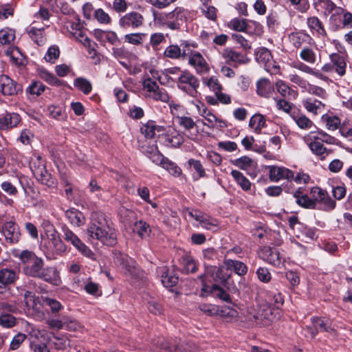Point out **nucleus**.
<instances>
[{
	"instance_id": "c85d7f7f",
	"label": "nucleus",
	"mask_w": 352,
	"mask_h": 352,
	"mask_svg": "<svg viewBox=\"0 0 352 352\" xmlns=\"http://www.w3.org/2000/svg\"><path fill=\"white\" fill-rule=\"evenodd\" d=\"M17 274L14 270L3 268L0 270V283L3 285H10L16 280Z\"/></svg>"
},
{
	"instance_id": "f257e3e1",
	"label": "nucleus",
	"mask_w": 352,
	"mask_h": 352,
	"mask_svg": "<svg viewBox=\"0 0 352 352\" xmlns=\"http://www.w3.org/2000/svg\"><path fill=\"white\" fill-rule=\"evenodd\" d=\"M87 233L90 238L98 240L105 245L113 246L117 243L115 229L109 226L106 215L102 212L91 213Z\"/></svg>"
},
{
	"instance_id": "2eb2a0df",
	"label": "nucleus",
	"mask_w": 352,
	"mask_h": 352,
	"mask_svg": "<svg viewBox=\"0 0 352 352\" xmlns=\"http://www.w3.org/2000/svg\"><path fill=\"white\" fill-rule=\"evenodd\" d=\"M49 324L52 328L68 330H78L82 327L78 321L68 316H63L60 320L52 319L49 322Z\"/></svg>"
},
{
	"instance_id": "9b49d317",
	"label": "nucleus",
	"mask_w": 352,
	"mask_h": 352,
	"mask_svg": "<svg viewBox=\"0 0 352 352\" xmlns=\"http://www.w3.org/2000/svg\"><path fill=\"white\" fill-rule=\"evenodd\" d=\"M0 91L5 96H13L22 91V86L8 76L2 74L0 75Z\"/></svg>"
},
{
	"instance_id": "09e8293b",
	"label": "nucleus",
	"mask_w": 352,
	"mask_h": 352,
	"mask_svg": "<svg viewBox=\"0 0 352 352\" xmlns=\"http://www.w3.org/2000/svg\"><path fill=\"white\" fill-rule=\"evenodd\" d=\"M155 121L148 120L146 123L142 124L140 128L141 133L146 138H153L155 135Z\"/></svg>"
},
{
	"instance_id": "412c9836",
	"label": "nucleus",
	"mask_w": 352,
	"mask_h": 352,
	"mask_svg": "<svg viewBox=\"0 0 352 352\" xmlns=\"http://www.w3.org/2000/svg\"><path fill=\"white\" fill-rule=\"evenodd\" d=\"M47 238L49 239V246L53 253L57 255H62L66 252L67 247L57 233L55 234H48Z\"/></svg>"
},
{
	"instance_id": "052dcab7",
	"label": "nucleus",
	"mask_w": 352,
	"mask_h": 352,
	"mask_svg": "<svg viewBox=\"0 0 352 352\" xmlns=\"http://www.w3.org/2000/svg\"><path fill=\"white\" fill-rule=\"evenodd\" d=\"M94 17L100 23L102 24H109L111 21L109 14L102 8H98L94 11Z\"/></svg>"
},
{
	"instance_id": "bb28decb",
	"label": "nucleus",
	"mask_w": 352,
	"mask_h": 352,
	"mask_svg": "<svg viewBox=\"0 0 352 352\" xmlns=\"http://www.w3.org/2000/svg\"><path fill=\"white\" fill-rule=\"evenodd\" d=\"M307 138L305 137L304 140L307 143L309 148L315 155L319 156L321 160H324L331 153V151L328 150L321 142L318 141H310V142H308Z\"/></svg>"
},
{
	"instance_id": "39448f33",
	"label": "nucleus",
	"mask_w": 352,
	"mask_h": 352,
	"mask_svg": "<svg viewBox=\"0 0 352 352\" xmlns=\"http://www.w3.org/2000/svg\"><path fill=\"white\" fill-rule=\"evenodd\" d=\"M179 89L185 91L192 97H196L198 93L197 89L199 86L198 78L188 70L181 72L178 78Z\"/></svg>"
},
{
	"instance_id": "2f4dec72",
	"label": "nucleus",
	"mask_w": 352,
	"mask_h": 352,
	"mask_svg": "<svg viewBox=\"0 0 352 352\" xmlns=\"http://www.w3.org/2000/svg\"><path fill=\"white\" fill-rule=\"evenodd\" d=\"M231 175L234 179L237 184H239L243 190L248 191L250 190L251 182L243 175L242 173L236 170H232Z\"/></svg>"
},
{
	"instance_id": "c756f323",
	"label": "nucleus",
	"mask_w": 352,
	"mask_h": 352,
	"mask_svg": "<svg viewBox=\"0 0 352 352\" xmlns=\"http://www.w3.org/2000/svg\"><path fill=\"white\" fill-rule=\"evenodd\" d=\"M302 104L306 110L310 113L317 115L322 107H324V104L320 100L308 98L302 101Z\"/></svg>"
},
{
	"instance_id": "e433bc0d",
	"label": "nucleus",
	"mask_w": 352,
	"mask_h": 352,
	"mask_svg": "<svg viewBox=\"0 0 352 352\" xmlns=\"http://www.w3.org/2000/svg\"><path fill=\"white\" fill-rule=\"evenodd\" d=\"M182 265L186 273H195L197 270V266L193 258L190 255H184L182 258Z\"/></svg>"
},
{
	"instance_id": "e2e57ef3",
	"label": "nucleus",
	"mask_w": 352,
	"mask_h": 352,
	"mask_svg": "<svg viewBox=\"0 0 352 352\" xmlns=\"http://www.w3.org/2000/svg\"><path fill=\"white\" fill-rule=\"evenodd\" d=\"M84 256H86L93 261L96 260L95 254L82 241L74 246Z\"/></svg>"
},
{
	"instance_id": "49530a36",
	"label": "nucleus",
	"mask_w": 352,
	"mask_h": 352,
	"mask_svg": "<svg viewBox=\"0 0 352 352\" xmlns=\"http://www.w3.org/2000/svg\"><path fill=\"white\" fill-rule=\"evenodd\" d=\"M272 58V56L270 51L265 47L260 48L256 52V60L258 63L266 64L269 63Z\"/></svg>"
},
{
	"instance_id": "bf43d9fd",
	"label": "nucleus",
	"mask_w": 352,
	"mask_h": 352,
	"mask_svg": "<svg viewBox=\"0 0 352 352\" xmlns=\"http://www.w3.org/2000/svg\"><path fill=\"white\" fill-rule=\"evenodd\" d=\"M16 318L9 314H1L0 325L3 328H11L16 324ZM19 321H17V323Z\"/></svg>"
},
{
	"instance_id": "338daca9",
	"label": "nucleus",
	"mask_w": 352,
	"mask_h": 352,
	"mask_svg": "<svg viewBox=\"0 0 352 352\" xmlns=\"http://www.w3.org/2000/svg\"><path fill=\"white\" fill-rule=\"evenodd\" d=\"M188 164L197 173L198 175L195 178L196 180L206 176L205 169L204 168L200 161L194 159H190L188 160Z\"/></svg>"
},
{
	"instance_id": "ea45409f",
	"label": "nucleus",
	"mask_w": 352,
	"mask_h": 352,
	"mask_svg": "<svg viewBox=\"0 0 352 352\" xmlns=\"http://www.w3.org/2000/svg\"><path fill=\"white\" fill-rule=\"evenodd\" d=\"M74 86L85 94H90L92 90L91 83L86 78L79 77L74 80Z\"/></svg>"
},
{
	"instance_id": "79ce46f5",
	"label": "nucleus",
	"mask_w": 352,
	"mask_h": 352,
	"mask_svg": "<svg viewBox=\"0 0 352 352\" xmlns=\"http://www.w3.org/2000/svg\"><path fill=\"white\" fill-rule=\"evenodd\" d=\"M61 230L63 237L67 242L71 243L74 246L79 243L80 239L66 225L61 227Z\"/></svg>"
},
{
	"instance_id": "864d4df0",
	"label": "nucleus",
	"mask_w": 352,
	"mask_h": 352,
	"mask_svg": "<svg viewBox=\"0 0 352 352\" xmlns=\"http://www.w3.org/2000/svg\"><path fill=\"white\" fill-rule=\"evenodd\" d=\"M162 168L175 177H179L182 173V169L175 163L171 162L168 158L164 165H162Z\"/></svg>"
},
{
	"instance_id": "6ab92c4d",
	"label": "nucleus",
	"mask_w": 352,
	"mask_h": 352,
	"mask_svg": "<svg viewBox=\"0 0 352 352\" xmlns=\"http://www.w3.org/2000/svg\"><path fill=\"white\" fill-rule=\"evenodd\" d=\"M222 56L226 62L230 65L236 67L239 64L245 63V57L241 53L231 48H226L222 52Z\"/></svg>"
},
{
	"instance_id": "9d476101",
	"label": "nucleus",
	"mask_w": 352,
	"mask_h": 352,
	"mask_svg": "<svg viewBox=\"0 0 352 352\" xmlns=\"http://www.w3.org/2000/svg\"><path fill=\"white\" fill-rule=\"evenodd\" d=\"M162 352H197V345L191 342L182 343L163 342L161 344Z\"/></svg>"
},
{
	"instance_id": "603ef678",
	"label": "nucleus",
	"mask_w": 352,
	"mask_h": 352,
	"mask_svg": "<svg viewBox=\"0 0 352 352\" xmlns=\"http://www.w3.org/2000/svg\"><path fill=\"white\" fill-rule=\"evenodd\" d=\"M15 38L14 32L11 29L0 30V43L2 45L10 44Z\"/></svg>"
},
{
	"instance_id": "dca6fc26",
	"label": "nucleus",
	"mask_w": 352,
	"mask_h": 352,
	"mask_svg": "<svg viewBox=\"0 0 352 352\" xmlns=\"http://www.w3.org/2000/svg\"><path fill=\"white\" fill-rule=\"evenodd\" d=\"M269 177L272 182L283 179L291 182V179L294 178V172L285 167L272 166L270 167Z\"/></svg>"
},
{
	"instance_id": "1a4fd4ad",
	"label": "nucleus",
	"mask_w": 352,
	"mask_h": 352,
	"mask_svg": "<svg viewBox=\"0 0 352 352\" xmlns=\"http://www.w3.org/2000/svg\"><path fill=\"white\" fill-rule=\"evenodd\" d=\"M313 6L318 12L325 17L333 11H336V15L343 13V8L338 7L331 0H313Z\"/></svg>"
},
{
	"instance_id": "a19ab883",
	"label": "nucleus",
	"mask_w": 352,
	"mask_h": 352,
	"mask_svg": "<svg viewBox=\"0 0 352 352\" xmlns=\"http://www.w3.org/2000/svg\"><path fill=\"white\" fill-rule=\"evenodd\" d=\"M46 86L44 85L41 81L34 80L28 87L26 92L31 95H36L38 96L41 95L46 89Z\"/></svg>"
},
{
	"instance_id": "f03ea898",
	"label": "nucleus",
	"mask_w": 352,
	"mask_h": 352,
	"mask_svg": "<svg viewBox=\"0 0 352 352\" xmlns=\"http://www.w3.org/2000/svg\"><path fill=\"white\" fill-rule=\"evenodd\" d=\"M24 273L32 277L40 278L50 284L58 286L61 283L60 273L55 267H44L42 258H34V260L23 268Z\"/></svg>"
},
{
	"instance_id": "4c0bfd02",
	"label": "nucleus",
	"mask_w": 352,
	"mask_h": 352,
	"mask_svg": "<svg viewBox=\"0 0 352 352\" xmlns=\"http://www.w3.org/2000/svg\"><path fill=\"white\" fill-rule=\"evenodd\" d=\"M289 37L293 45L296 48L302 47L304 43L311 40V38L308 34L303 33H292Z\"/></svg>"
},
{
	"instance_id": "f704fd0d",
	"label": "nucleus",
	"mask_w": 352,
	"mask_h": 352,
	"mask_svg": "<svg viewBox=\"0 0 352 352\" xmlns=\"http://www.w3.org/2000/svg\"><path fill=\"white\" fill-rule=\"evenodd\" d=\"M38 75L40 78L45 80L50 85L60 86V81L53 74L49 72L46 69H41L38 71Z\"/></svg>"
},
{
	"instance_id": "c03bdc74",
	"label": "nucleus",
	"mask_w": 352,
	"mask_h": 352,
	"mask_svg": "<svg viewBox=\"0 0 352 352\" xmlns=\"http://www.w3.org/2000/svg\"><path fill=\"white\" fill-rule=\"evenodd\" d=\"M292 118L298 126L302 129H309L313 125V122L303 114L293 116Z\"/></svg>"
},
{
	"instance_id": "13d9d810",
	"label": "nucleus",
	"mask_w": 352,
	"mask_h": 352,
	"mask_svg": "<svg viewBox=\"0 0 352 352\" xmlns=\"http://www.w3.org/2000/svg\"><path fill=\"white\" fill-rule=\"evenodd\" d=\"M36 180L48 187H54L56 184V179L47 170L45 173H42L40 177H38Z\"/></svg>"
},
{
	"instance_id": "393cba45",
	"label": "nucleus",
	"mask_w": 352,
	"mask_h": 352,
	"mask_svg": "<svg viewBox=\"0 0 352 352\" xmlns=\"http://www.w3.org/2000/svg\"><path fill=\"white\" fill-rule=\"evenodd\" d=\"M330 60L333 65V69L338 75L342 76L346 73V63L344 56L334 53L330 55Z\"/></svg>"
},
{
	"instance_id": "7ed1b4c3",
	"label": "nucleus",
	"mask_w": 352,
	"mask_h": 352,
	"mask_svg": "<svg viewBox=\"0 0 352 352\" xmlns=\"http://www.w3.org/2000/svg\"><path fill=\"white\" fill-rule=\"evenodd\" d=\"M310 193L311 197L307 194L301 196L296 199V204L305 208L315 209L317 204L322 206L319 208L324 210H330L335 208L336 201L333 200L327 194V192L319 187H313Z\"/></svg>"
},
{
	"instance_id": "37998d69",
	"label": "nucleus",
	"mask_w": 352,
	"mask_h": 352,
	"mask_svg": "<svg viewBox=\"0 0 352 352\" xmlns=\"http://www.w3.org/2000/svg\"><path fill=\"white\" fill-rule=\"evenodd\" d=\"M30 168L36 179L46 170L45 166L40 157L30 162Z\"/></svg>"
},
{
	"instance_id": "72a5a7b5",
	"label": "nucleus",
	"mask_w": 352,
	"mask_h": 352,
	"mask_svg": "<svg viewBox=\"0 0 352 352\" xmlns=\"http://www.w3.org/2000/svg\"><path fill=\"white\" fill-rule=\"evenodd\" d=\"M248 25L247 19L234 18L228 23V28L236 32H243L246 33Z\"/></svg>"
},
{
	"instance_id": "774afa93",
	"label": "nucleus",
	"mask_w": 352,
	"mask_h": 352,
	"mask_svg": "<svg viewBox=\"0 0 352 352\" xmlns=\"http://www.w3.org/2000/svg\"><path fill=\"white\" fill-rule=\"evenodd\" d=\"M144 36L145 34L144 33L128 34L124 36V40L133 45H140L142 43Z\"/></svg>"
},
{
	"instance_id": "6e6d98bb",
	"label": "nucleus",
	"mask_w": 352,
	"mask_h": 352,
	"mask_svg": "<svg viewBox=\"0 0 352 352\" xmlns=\"http://www.w3.org/2000/svg\"><path fill=\"white\" fill-rule=\"evenodd\" d=\"M151 97L155 101H161L163 102H169L170 96L167 91L163 88H158L151 95Z\"/></svg>"
},
{
	"instance_id": "0e129e2a",
	"label": "nucleus",
	"mask_w": 352,
	"mask_h": 352,
	"mask_svg": "<svg viewBox=\"0 0 352 352\" xmlns=\"http://www.w3.org/2000/svg\"><path fill=\"white\" fill-rule=\"evenodd\" d=\"M204 82L206 83L214 94L219 92L222 89L221 85L215 76H212L209 79L204 78Z\"/></svg>"
},
{
	"instance_id": "423d86ee",
	"label": "nucleus",
	"mask_w": 352,
	"mask_h": 352,
	"mask_svg": "<svg viewBox=\"0 0 352 352\" xmlns=\"http://www.w3.org/2000/svg\"><path fill=\"white\" fill-rule=\"evenodd\" d=\"M35 337H45L42 333L45 332V336L47 339V344L54 346L57 350H63L70 345V340L67 336L60 333L59 331H34Z\"/></svg>"
},
{
	"instance_id": "a18cd8bd",
	"label": "nucleus",
	"mask_w": 352,
	"mask_h": 352,
	"mask_svg": "<svg viewBox=\"0 0 352 352\" xmlns=\"http://www.w3.org/2000/svg\"><path fill=\"white\" fill-rule=\"evenodd\" d=\"M300 58L309 63L314 64L316 60V55L314 51L308 47H304L300 52Z\"/></svg>"
},
{
	"instance_id": "3c124183",
	"label": "nucleus",
	"mask_w": 352,
	"mask_h": 352,
	"mask_svg": "<svg viewBox=\"0 0 352 352\" xmlns=\"http://www.w3.org/2000/svg\"><path fill=\"white\" fill-rule=\"evenodd\" d=\"M178 124L185 131H190L195 127H196V123L193 119L188 116H181L178 117Z\"/></svg>"
},
{
	"instance_id": "a211bd4d",
	"label": "nucleus",
	"mask_w": 352,
	"mask_h": 352,
	"mask_svg": "<svg viewBox=\"0 0 352 352\" xmlns=\"http://www.w3.org/2000/svg\"><path fill=\"white\" fill-rule=\"evenodd\" d=\"M21 122V117L16 113H8L0 116V130L8 131L16 127Z\"/></svg>"
},
{
	"instance_id": "b1692460",
	"label": "nucleus",
	"mask_w": 352,
	"mask_h": 352,
	"mask_svg": "<svg viewBox=\"0 0 352 352\" xmlns=\"http://www.w3.org/2000/svg\"><path fill=\"white\" fill-rule=\"evenodd\" d=\"M275 86L277 91L287 100H295L298 96V92L292 89L282 80L276 81Z\"/></svg>"
},
{
	"instance_id": "cd10ccee",
	"label": "nucleus",
	"mask_w": 352,
	"mask_h": 352,
	"mask_svg": "<svg viewBox=\"0 0 352 352\" xmlns=\"http://www.w3.org/2000/svg\"><path fill=\"white\" fill-rule=\"evenodd\" d=\"M307 24L310 30L315 31L318 35L322 37L327 36V34L324 25L317 16L309 17L307 20Z\"/></svg>"
},
{
	"instance_id": "5701e85b",
	"label": "nucleus",
	"mask_w": 352,
	"mask_h": 352,
	"mask_svg": "<svg viewBox=\"0 0 352 352\" xmlns=\"http://www.w3.org/2000/svg\"><path fill=\"white\" fill-rule=\"evenodd\" d=\"M274 91V85L267 78H261L256 82V94L263 98H269Z\"/></svg>"
},
{
	"instance_id": "aec40b11",
	"label": "nucleus",
	"mask_w": 352,
	"mask_h": 352,
	"mask_svg": "<svg viewBox=\"0 0 352 352\" xmlns=\"http://www.w3.org/2000/svg\"><path fill=\"white\" fill-rule=\"evenodd\" d=\"M223 264L227 270L233 271L239 276H244L248 273V266L242 261L233 259H225Z\"/></svg>"
},
{
	"instance_id": "de8ad7c7",
	"label": "nucleus",
	"mask_w": 352,
	"mask_h": 352,
	"mask_svg": "<svg viewBox=\"0 0 352 352\" xmlns=\"http://www.w3.org/2000/svg\"><path fill=\"white\" fill-rule=\"evenodd\" d=\"M246 33L250 35H261L263 33V26L257 21L248 19Z\"/></svg>"
},
{
	"instance_id": "a878e982",
	"label": "nucleus",
	"mask_w": 352,
	"mask_h": 352,
	"mask_svg": "<svg viewBox=\"0 0 352 352\" xmlns=\"http://www.w3.org/2000/svg\"><path fill=\"white\" fill-rule=\"evenodd\" d=\"M65 213L66 218L74 226L79 227L85 223L83 213L74 208L67 210Z\"/></svg>"
},
{
	"instance_id": "4468645a",
	"label": "nucleus",
	"mask_w": 352,
	"mask_h": 352,
	"mask_svg": "<svg viewBox=\"0 0 352 352\" xmlns=\"http://www.w3.org/2000/svg\"><path fill=\"white\" fill-rule=\"evenodd\" d=\"M188 64L192 66L198 74H206L210 67L206 60L199 52H191L188 58Z\"/></svg>"
},
{
	"instance_id": "4d7b16f0",
	"label": "nucleus",
	"mask_w": 352,
	"mask_h": 352,
	"mask_svg": "<svg viewBox=\"0 0 352 352\" xmlns=\"http://www.w3.org/2000/svg\"><path fill=\"white\" fill-rule=\"evenodd\" d=\"M252 160L248 156H243L232 161V164L242 170H246L252 165Z\"/></svg>"
},
{
	"instance_id": "f8f14e48",
	"label": "nucleus",
	"mask_w": 352,
	"mask_h": 352,
	"mask_svg": "<svg viewBox=\"0 0 352 352\" xmlns=\"http://www.w3.org/2000/svg\"><path fill=\"white\" fill-rule=\"evenodd\" d=\"M2 231L6 242L13 244L19 241L21 235L20 228L14 221L6 222L2 226Z\"/></svg>"
},
{
	"instance_id": "473e14b6",
	"label": "nucleus",
	"mask_w": 352,
	"mask_h": 352,
	"mask_svg": "<svg viewBox=\"0 0 352 352\" xmlns=\"http://www.w3.org/2000/svg\"><path fill=\"white\" fill-rule=\"evenodd\" d=\"M321 120L329 130L335 131L340 124V119L336 116L325 113L322 116Z\"/></svg>"
},
{
	"instance_id": "680f3d73",
	"label": "nucleus",
	"mask_w": 352,
	"mask_h": 352,
	"mask_svg": "<svg viewBox=\"0 0 352 352\" xmlns=\"http://www.w3.org/2000/svg\"><path fill=\"white\" fill-rule=\"evenodd\" d=\"M199 224L203 228L206 230H212L217 227L218 221L216 219H214L210 216L205 214Z\"/></svg>"
},
{
	"instance_id": "4be33fe9",
	"label": "nucleus",
	"mask_w": 352,
	"mask_h": 352,
	"mask_svg": "<svg viewBox=\"0 0 352 352\" xmlns=\"http://www.w3.org/2000/svg\"><path fill=\"white\" fill-rule=\"evenodd\" d=\"M157 272L161 275V281L164 287H172L177 283L178 277L166 266L159 267Z\"/></svg>"
},
{
	"instance_id": "f3484780",
	"label": "nucleus",
	"mask_w": 352,
	"mask_h": 352,
	"mask_svg": "<svg viewBox=\"0 0 352 352\" xmlns=\"http://www.w3.org/2000/svg\"><path fill=\"white\" fill-rule=\"evenodd\" d=\"M260 253L262 258L270 264L278 266L281 263L280 252L275 248L264 246L261 249Z\"/></svg>"
},
{
	"instance_id": "7c9ffc66",
	"label": "nucleus",
	"mask_w": 352,
	"mask_h": 352,
	"mask_svg": "<svg viewBox=\"0 0 352 352\" xmlns=\"http://www.w3.org/2000/svg\"><path fill=\"white\" fill-rule=\"evenodd\" d=\"M249 126L255 133H260L262 129L266 126L265 117L261 114H254L250 120Z\"/></svg>"
},
{
	"instance_id": "20e7f679",
	"label": "nucleus",
	"mask_w": 352,
	"mask_h": 352,
	"mask_svg": "<svg viewBox=\"0 0 352 352\" xmlns=\"http://www.w3.org/2000/svg\"><path fill=\"white\" fill-rule=\"evenodd\" d=\"M187 10L182 7H176L171 12L162 14L160 21L166 28L173 31H180L187 21Z\"/></svg>"
},
{
	"instance_id": "5fc2aeb1",
	"label": "nucleus",
	"mask_w": 352,
	"mask_h": 352,
	"mask_svg": "<svg viewBox=\"0 0 352 352\" xmlns=\"http://www.w3.org/2000/svg\"><path fill=\"white\" fill-rule=\"evenodd\" d=\"M47 111L49 113V116L54 118L57 120H64L66 118V115L65 112L63 111L62 108L57 106H50L47 108Z\"/></svg>"
},
{
	"instance_id": "ddd939ff",
	"label": "nucleus",
	"mask_w": 352,
	"mask_h": 352,
	"mask_svg": "<svg viewBox=\"0 0 352 352\" xmlns=\"http://www.w3.org/2000/svg\"><path fill=\"white\" fill-rule=\"evenodd\" d=\"M113 261L116 264L125 269L131 275H135L137 274L138 270L133 265V261L131 258L117 250L113 251Z\"/></svg>"
},
{
	"instance_id": "6e6552de",
	"label": "nucleus",
	"mask_w": 352,
	"mask_h": 352,
	"mask_svg": "<svg viewBox=\"0 0 352 352\" xmlns=\"http://www.w3.org/2000/svg\"><path fill=\"white\" fill-rule=\"evenodd\" d=\"M144 23V16L136 11L125 14L119 19L118 25L124 30L136 29Z\"/></svg>"
},
{
	"instance_id": "58836bf2",
	"label": "nucleus",
	"mask_w": 352,
	"mask_h": 352,
	"mask_svg": "<svg viewBox=\"0 0 352 352\" xmlns=\"http://www.w3.org/2000/svg\"><path fill=\"white\" fill-rule=\"evenodd\" d=\"M135 230L141 238L149 236L151 232L150 226L145 221L140 220L134 223Z\"/></svg>"
},
{
	"instance_id": "8fccbe9b",
	"label": "nucleus",
	"mask_w": 352,
	"mask_h": 352,
	"mask_svg": "<svg viewBox=\"0 0 352 352\" xmlns=\"http://www.w3.org/2000/svg\"><path fill=\"white\" fill-rule=\"evenodd\" d=\"M14 256L18 257L22 263L28 265H30L34 258L38 257L33 252L27 250H23L19 254H14Z\"/></svg>"
},
{
	"instance_id": "c9c22d12",
	"label": "nucleus",
	"mask_w": 352,
	"mask_h": 352,
	"mask_svg": "<svg viewBox=\"0 0 352 352\" xmlns=\"http://www.w3.org/2000/svg\"><path fill=\"white\" fill-rule=\"evenodd\" d=\"M43 30L44 28L37 29L32 27L28 31V34L32 40L38 45H43L45 41V38L43 35Z\"/></svg>"
},
{
	"instance_id": "69168bd1",
	"label": "nucleus",
	"mask_w": 352,
	"mask_h": 352,
	"mask_svg": "<svg viewBox=\"0 0 352 352\" xmlns=\"http://www.w3.org/2000/svg\"><path fill=\"white\" fill-rule=\"evenodd\" d=\"M59 56V48L57 46L54 45L49 47L44 58L47 62L54 63L55 60L58 58Z\"/></svg>"
},
{
	"instance_id": "0eeeda50",
	"label": "nucleus",
	"mask_w": 352,
	"mask_h": 352,
	"mask_svg": "<svg viewBox=\"0 0 352 352\" xmlns=\"http://www.w3.org/2000/svg\"><path fill=\"white\" fill-rule=\"evenodd\" d=\"M192 47L197 48L198 45L195 42H190L188 41H182L180 47L177 45H170L164 52V56L166 58L171 59H179L182 58L185 59L188 55V52H186L185 47Z\"/></svg>"
}]
</instances>
